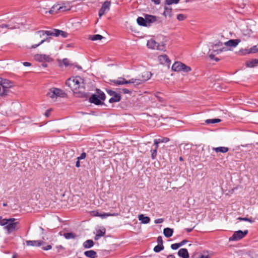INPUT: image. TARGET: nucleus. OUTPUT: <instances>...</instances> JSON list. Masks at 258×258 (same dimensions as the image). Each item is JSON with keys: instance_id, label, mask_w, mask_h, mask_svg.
Here are the masks:
<instances>
[{"instance_id": "nucleus-10", "label": "nucleus", "mask_w": 258, "mask_h": 258, "mask_svg": "<svg viewBox=\"0 0 258 258\" xmlns=\"http://www.w3.org/2000/svg\"><path fill=\"white\" fill-rule=\"evenodd\" d=\"M34 58L39 62H49L53 60L50 55L43 54H37L34 55Z\"/></svg>"}, {"instance_id": "nucleus-8", "label": "nucleus", "mask_w": 258, "mask_h": 258, "mask_svg": "<svg viewBox=\"0 0 258 258\" xmlns=\"http://www.w3.org/2000/svg\"><path fill=\"white\" fill-rule=\"evenodd\" d=\"M152 76V74L151 72L148 71H145L143 72L141 75H139L137 79H134V80L135 82L133 84L136 85H138L142 84L143 82H144L147 80H148Z\"/></svg>"}, {"instance_id": "nucleus-5", "label": "nucleus", "mask_w": 258, "mask_h": 258, "mask_svg": "<svg viewBox=\"0 0 258 258\" xmlns=\"http://www.w3.org/2000/svg\"><path fill=\"white\" fill-rule=\"evenodd\" d=\"M97 94H93L89 98L90 102L96 105H100L102 104L101 100L104 101L105 99V95L99 89H96Z\"/></svg>"}, {"instance_id": "nucleus-16", "label": "nucleus", "mask_w": 258, "mask_h": 258, "mask_svg": "<svg viewBox=\"0 0 258 258\" xmlns=\"http://www.w3.org/2000/svg\"><path fill=\"white\" fill-rule=\"evenodd\" d=\"M52 36L57 37L61 36L63 38H66L68 36V33L64 31L59 30L58 29H54L51 30Z\"/></svg>"}, {"instance_id": "nucleus-20", "label": "nucleus", "mask_w": 258, "mask_h": 258, "mask_svg": "<svg viewBox=\"0 0 258 258\" xmlns=\"http://www.w3.org/2000/svg\"><path fill=\"white\" fill-rule=\"evenodd\" d=\"M106 233V229L105 228L102 227V228L97 230L96 234L94 237L95 240H98L101 237L103 236Z\"/></svg>"}, {"instance_id": "nucleus-34", "label": "nucleus", "mask_w": 258, "mask_h": 258, "mask_svg": "<svg viewBox=\"0 0 258 258\" xmlns=\"http://www.w3.org/2000/svg\"><path fill=\"white\" fill-rule=\"evenodd\" d=\"M169 141V139L168 138H163L158 139H155L154 141V144H156L159 145V144L160 143H167Z\"/></svg>"}, {"instance_id": "nucleus-58", "label": "nucleus", "mask_w": 258, "mask_h": 258, "mask_svg": "<svg viewBox=\"0 0 258 258\" xmlns=\"http://www.w3.org/2000/svg\"><path fill=\"white\" fill-rule=\"evenodd\" d=\"M187 242V241L186 240H183L182 241H181L180 242H179V244H180V246H181L183 245H184L185 243H186Z\"/></svg>"}, {"instance_id": "nucleus-50", "label": "nucleus", "mask_w": 258, "mask_h": 258, "mask_svg": "<svg viewBox=\"0 0 258 258\" xmlns=\"http://www.w3.org/2000/svg\"><path fill=\"white\" fill-rule=\"evenodd\" d=\"M222 45H223V43L219 41L217 43L213 45V48H216V47H221L222 46Z\"/></svg>"}, {"instance_id": "nucleus-13", "label": "nucleus", "mask_w": 258, "mask_h": 258, "mask_svg": "<svg viewBox=\"0 0 258 258\" xmlns=\"http://www.w3.org/2000/svg\"><path fill=\"white\" fill-rule=\"evenodd\" d=\"M134 78L131 79V80L128 81L125 80V79L123 78H118L117 80H114L111 81L112 83H113L114 84L117 85H124V84H133L135 82H134Z\"/></svg>"}, {"instance_id": "nucleus-17", "label": "nucleus", "mask_w": 258, "mask_h": 258, "mask_svg": "<svg viewBox=\"0 0 258 258\" xmlns=\"http://www.w3.org/2000/svg\"><path fill=\"white\" fill-rule=\"evenodd\" d=\"M240 41V40L238 39H230L225 42L224 45L229 47H235Z\"/></svg>"}, {"instance_id": "nucleus-39", "label": "nucleus", "mask_w": 258, "mask_h": 258, "mask_svg": "<svg viewBox=\"0 0 258 258\" xmlns=\"http://www.w3.org/2000/svg\"><path fill=\"white\" fill-rule=\"evenodd\" d=\"M164 249V246L163 244H158L155 246L154 248V251L156 252H159Z\"/></svg>"}, {"instance_id": "nucleus-53", "label": "nucleus", "mask_w": 258, "mask_h": 258, "mask_svg": "<svg viewBox=\"0 0 258 258\" xmlns=\"http://www.w3.org/2000/svg\"><path fill=\"white\" fill-rule=\"evenodd\" d=\"M163 221H164L163 219L159 218V219H156L155 220V223L156 224H159V223H162Z\"/></svg>"}, {"instance_id": "nucleus-15", "label": "nucleus", "mask_w": 258, "mask_h": 258, "mask_svg": "<svg viewBox=\"0 0 258 258\" xmlns=\"http://www.w3.org/2000/svg\"><path fill=\"white\" fill-rule=\"evenodd\" d=\"M26 243L28 246H40L43 245L44 242L43 240H27Z\"/></svg>"}, {"instance_id": "nucleus-35", "label": "nucleus", "mask_w": 258, "mask_h": 258, "mask_svg": "<svg viewBox=\"0 0 258 258\" xmlns=\"http://www.w3.org/2000/svg\"><path fill=\"white\" fill-rule=\"evenodd\" d=\"M103 38V37L99 34H96L93 35H90L89 36V39L92 41H95L98 40H101Z\"/></svg>"}, {"instance_id": "nucleus-63", "label": "nucleus", "mask_w": 258, "mask_h": 258, "mask_svg": "<svg viewBox=\"0 0 258 258\" xmlns=\"http://www.w3.org/2000/svg\"><path fill=\"white\" fill-rule=\"evenodd\" d=\"M194 227L192 228H186L185 229V230L187 232H191L192 229H193Z\"/></svg>"}, {"instance_id": "nucleus-37", "label": "nucleus", "mask_w": 258, "mask_h": 258, "mask_svg": "<svg viewBox=\"0 0 258 258\" xmlns=\"http://www.w3.org/2000/svg\"><path fill=\"white\" fill-rule=\"evenodd\" d=\"M63 236L66 239H74L76 237V235L72 232L64 233Z\"/></svg>"}, {"instance_id": "nucleus-4", "label": "nucleus", "mask_w": 258, "mask_h": 258, "mask_svg": "<svg viewBox=\"0 0 258 258\" xmlns=\"http://www.w3.org/2000/svg\"><path fill=\"white\" fill-rule=\"evenodd\" d=\"M66 95V93L62 90L56 88L49 89L47 93V96L53 101H55L58 97H64Z\"/></svg>"}, {"instance_id": "nucleus-29", "label": "nucleus", "mask_w": 258, "mask_h": 258, "mask_svg": "<svg viewBox=\"0 0 258 258\" xmlns=\"http://www.w3.org/2000/svg\"><path fill=\"white\" fill-rule=\"evenodd\" d=\"M139 220L143 224H148L150 221V218L149 217L144 216L143 214L139 216Z\"/></svg>"}, {"instance_id": "nucleus-12", "label": "nucleus", "mask_w": 258, "mask_h": 258, "mask_svg": "<svg viewBox=\"0 0 258 258\" xmlns=\"http://www.w3.org/2000/svg\"><path fill=\"white\" fill-rule=\"evenodd\" d=\"M111 3L109 1H105L102 5L99 11V17L101 18L105 13L108 12L110 10Z\"/></svg>"}, {"instance_id": "nucleus-42", "label": "nucleus", "mask_w": 258, "mask_h": 258, "mask_svg": "<svg viewBox=\"0 0 258 258\" xmlns=\"http://www.w3.org/2000/svg\"><path fill=\"white\" fill-rule=\"evenodd\" d=\"M179 2V0H166V4L169 6L173 4H177Z\"/></svg>"}, {"instance_id": "nucleus-28", "label": "nucleus", "mask_w": 258, "mask_h": 258, "mask_svg": "<svg viewBox=\"0 0 258 258\" xmlns=\"http://www.w3.org/2000/svg\"><path fill=\"white\" fill-rule=\"evenodd\" d=\"M120 100V96L119 94L116 93L114 95L112 96V97L109 99V102L110 103H112L114 102H117Z\"/></svg>"}, {"instance_id": "nucleus-47", "label": "nucleus", "mask_w": 258, "mask_h": 258, "mask_svg": "<svg viewBox=\"0 0 258 258\" xmlns=\"http://www.w3.org/2000/svg\"><path fill=\"white\" fill-rule=\"evenodd\" d=\"M86 157V154L85 152L82 153L81 155L77 158L78 160L84 159Z\"/></svg>"}, {"instance_id": "nucleus-25", "label": "nucleus", "mask_w": 258, "mask_h": 258, "mask_svg": "<svg viewBox=\"0 0 258 258\" xmlns=\"http://www.w3.org/2000/svg\"><path fill=\"white\" fill-rule=\"evenodd\" d=\"M173 229L170 228H165L163 230V234L164 236L167 238H169L172 236Z\"/></svg>"}, {"instance_id": "nucleus-19", "label": "nucleus", "mask_w": 258, "mask_h": 258, "mask_svg": "<svg viewBox=\"0 0 258 258\" xmlns=\"http://www.w3.org/2000/svg\"><path fill=\"white\" fill-rule=\"evenodd\" d=\"M183 64V63H182L181 62H179V61L174 62L172 66V71H173L174 72L181 71L182 69H183L182 68Z\"/></svg>"}, {"instance_id": "nucleus-24", "label": "nucleus", "mask_w": 258, "mask_h": 258, "mask_svg": "<svg viewBox=\"0 0 258 258\" xmlns=\"http://www.w3.org/2000/svg\"><path fill=\"white\" fill-rule=\"evenodd\" d=\"M158 147H159V145L154 144L153 147L151 150V158L152 159H155L156 158L157 151Z\"/></svg>"}, {"instance_id": "nucleus-59", "label": "nucleus", "mask_w": 258, "mask_h": 258, "mask_svg": "<svg viewBox=\"0 0 258 258\" xmlns=\"http://www.w3.org/2000/svg\"><path fill=\"white\" fill-rule=\"evenodd\" d=\"M23 64L25 67H30L31 66V63L29 62H24Z\"/></svg>"}, {"instance_id": "nucleus-3", "label": "nucleus", "mask_w": 258, "mask_h": 258, "mask_svg": "<svg viewBox=\"0 0 258 258\" xmlns=\"http://www.w3.org/2000/svg\"><path fill=\"white\" fill-rule=\"evenodd\" d=\"M14 86V84L11 81L6 79L0 78V96H5L8 95V89Z\"/></svg>"}, {"instance_id": "nucleus-52", "label": "nucleus", "mask_w": 258, "mask_h": 258, "mask_svg": "<svg viewBox=\"0 0 258 258\" xmlns=\"http://www.w3.org/2000/svg\"><path fill=\"white\" fill-rule=\"evenodd\" d=\"M62 63L67 67L69 64V60L67 58H64L62 60Z\"/></svg>"}, {"instance_id": "nucleus-55", "label": "nucleus", "mask_w": 258, "mask_h": 258, "mask_svg": "<svg viewBox=\"0 0 258 258\" xmlns=\"http://www.w3.org/2000/svg\"><path fill=\"white\" fill-rule=\"evenodd\" d=\"M160 93H157L155 94V96L157 97V98H158V99L159 100V101L160 102H162L163 101V98L162 97H161L160 96Z\"/></svg>"}, {"instance_id": "nucleus-44", "label": "nucleus", "mask_w": 258, "mask_h": 258, "mask_svg": "<svg viewBox=\"0 0 258 258\" xmlns=\"http://www.w3.org/2000/svg\"><path fill=\"white\" fill-rule=\"evenodd\" d=\"M7 220L8 219H2V217H0V225L5 227L7 224Z\"/></svg>"}, {"instance_id": "nucleus-64", "label": "nucleus", "mask_w": 258, "mask_h": 258, "mask_svg": "<svg viewBox=\"0 0 258 258\" xmlns=\"http://www.w3.org/2000/svg\"><path fill=\"white\" fill-rule=\"evenodd\" d=\"M166 258H175V257L173 255L171 254L168 255Z\"/></svg>"}, {"instance_id": "nucleus-32", "label": "nucleus", "mask_w": 258, "mask_h": 258, "mask_svg": "<svg viewBox=\"0 0 258 258\" xmlns=\"http://www.w3.org/2000/svg\"><path fill=\"white\" fill-rule=\"evenodd\" d=\"M258 64V59H254L250 61H248L246 62V65L248 68H253L255 67Z\"/></svg>"}, {"instance_id": "nucleus-57", "label": "nucleus", "mask_w": 258, "mask_h": 258, "mask_svg": "<svg viewBox=\"0 0 258 258\" xmlns=\"http://www.w3.org/2000/svg\"><path fill=\"white\" fill-rule=\"evenodd\" d=\"M50 112H51V109H48L47 110L45 113V115L46 116V117H48L50 115Z\"/></svg>"}, {"instance_id": "nucleus-33", "label": "nucleus", "mask_w": 258, "mask_h": 258, "mask_svg": "<svg viewBox=\"0 0 258 258\" xmlns=\"http://www.w3.org/2000/svg\"><path fill=\"white\" fill-rule=\"evenodd\" d=\"M138 24L140 26H147L146 18H144L141 17H139L137 20Z\"/></svg>"}, {"instance_id": "nucleus-18", "label": "nucleus", "mask_w": 258, "mask_h": 258, "mask_svg": "<svg viewBox=\"0 0 258 258\" xmlns=\"http://www.w3.org/2000/svg\"><path fill=\"white\" fill-rule=\"evenodd\" d=\"M147 26H150V24L157 21V17L155 16L146 15H145Z\"/></svg>"}, {"instance_id": "nucleus-60", "label": "nucleus", "mask_w": 258, "mask_h": 258, "mask_svg": "<svg viewBox=\"0 0 258 258\" xmlns=\"http://www.w3.org/2000/svg\"><path fill=\"white\" fill-rule=\"evenodd\" d=\"M155 5H159L160 4V0H151Z\"/></svg>"}, {"instance_id": "nucleus-49", "label": "nucleus", "mask_w": 258, "mask_h": 258, "mask_svg": "<svg viewBox=\"0 0 258 258\" xmlns=\"http://www.w3.org/2000/svg\"><path fill=\"white\" fill-rule=\"evenodd\" d=\"M120 92L124 94H129L131 93V91L127 89H122Z\"/></svg>"}, {"instance_id": "nucleus-61", "label": "nucleus", "mask_w": 258, "mask_h": 258, "mask_svg": "<svg viewBox=\"0 0 258 258\" xmlns=\"http://www.w3.org/2000/svg\"><path fill=\"white\" fill-rule=\"evenodd\" d=\"M215 55V54L212 53L209 54V57L211 59H214Z\"/></svg>"}, {"instance_id": "nucleus-30", "label": "nucleus", "mask_w": 258, "mask_h": 258, "mask_svg": "<svg viewBox=\"0 0 258 258\" xmlns=\"http://www.w3.org/2000/svg\"><path fill=\"white\" fill-rule=\"evenodd\" d=\"M213 150H214L216 153L221 152L225 153L228 151L229 148L225 147H219L213 148Z\"/></svg>"}, {"instance_id": "nucleus-41", "label": "nucleus", "mask_w": 258, "mask_h": 258, "mask_svg": "<svg viewBox=\"0 0 258 258\" xmlns=\"http://www.w3.org/2000/svg\"><path fill=\"white\" fill-rule=\"evenodd\" d=\"M221 120L220 119H207L206 120V122L207 123H215L220 122Z\"/></svg>"}, {"instance_id": "nucleus-27", "label": "nucleus", "mask_w": 258, "mask_h": 258, "mask_svg": "<svg viewBox=\"0 0 258 258\" xmlns=\"http://www.w3.org/2000/svg\"><path fill=\"white\" fill-rule=\"evenodd\" d=\"M55 10H56L57 11H61V12H63V11H65L68 10L69 9L67 8V7L66 6H59V5H56V6H54L52 8V10H51L49 11V13H51L52 11H54Z\"/></svg>"}, {"instance_id": "nucleus-9", "label": "nucleus", "mask_w": 258, "mask_h": 258, "mask_svg": "<svg viewBox=\"0 0 258 258\" xmlns=\"http://www.w3.org/2000/svg\"><path fill=\"white\" fill-rule=\"evenodd\" d=\"M248 233V230H245L242 231L238 230L234 232L233 235L229 238V241H238L244 237Z\"/></svg>"}, {"instance_id": "nucleus-6", "label": "nucleus", "mask_w": 258, "mask_h": 258, "mask_svg": "<svg viewBox=\"0 0 258 258\" xmlns=\"http://www.w3.org/2000/svg\"><path fill=\"white\" fill-rule=\"evenodd\" d=\"M16 221V219L15 218L8 219L7 224L4 227V229L7 230L8 234H10L18 229L19 222Z\"/></svg>"}, {"instance_id": "nucleus-54", "label": "nucleus", "mask_w": 258, "mask_h": 258, "mask_svg": "<svg viewBox=\"0 0 258 258\" xmlns=\"http://www.w3.org/2000/svg\"><path fill=\"white\" fill-rule=\"evenodd\" d=\"M52 248V246L51 245H47L46 246H43L42 249L44 250H49Z\"/></svg>"}, {"instance_id": "nucleus-14", "label": "nucleus", "mask_w": 258, "mask_h": 258, "mask_svg": "<svg viewBox=\"0 0 258 258\" xmlns=\"http://www.w3.org/2000/svg\"><path fill=\"white\" fill-rule=\"evenodd\" d=\"M158 60L161 64L165 65L168 67L170 64L171 61L166 54L159 55L158 57Z\"/></svg>"}, {"instance_id": "nucleus-40", "label": "nucleus", "mask_w": 258, "mask_h": 258, "mask_svg": "<svg viewBox=\"0 0 258 258\" xmlns=\"http://www.w3.org/2000/svg\"><path fill=\"white\" fill-rule=\"evenodd\" d=\"M182 68L183 69H182L181 71H183L184 73L189 72L191 70L190 67L186 66L184 63L183 64Z\"/></svg>"}, {"instance_id": "nucleus-31", "label": "nucleus", "mask_w": 258, "mask_h": 258, "mask_svg": "<svg viewBox=\"0 0 258 258\" xmlns=\"http://www.w3.org/2000/svg\"><path fill=\"white\" fill-rule=\"evenodd\" d=\"M94 243L91 239H88L84 242L83 245L85 248H90L93 246Z\"/></svg>"}, {"instance_id": "nucleus-7", "label": "nucleus", "mask_w": 258, "mask_h": 258, "mask_svg": "<svg viewBox=\"0 0 258 258\" xmlns=\"http://www.w3.org/2000/svg\"><path fill=\"white\" fill-rule=\"evenodd\" d=\"M147 45L149 48L152 49H157L160 51H165L166 50L165 43L164 42L158 43L152 39L148 41Z\"/></svg>"}, {"instance_id": "nucleus-43", "label": "nucleus", "mask_w": 258, "mask_h": 258, "mask_svg": "<svg viewBox=\"0 0 258 258\" xmlns=\"http://www.w3.org/2000/svg\"><path fill=\"white\" fill-rule=\"evenodd\" d=\"M186 18V17L183 15V14H178L177 15V19L178 20V21H183L185 19V18Z\"/></svg>"}, {"instance_id": "nucleus-26", "label": "nucleus", "mask_w": 258, "mask_h": 258, "mask_svg": "<svg viewBox=\"0 0 258 258\" xmlns=\"http://www.w3.org/2000/svg\"><path fill=\"white\" fill-rule=\"evenodd\" d=\"M84 254L89 258H96L97 256L96 251L93 250L85 251Z\"/></svg>"}, {"instance_id": "nucleus-62", "label": "nucleus", "mask_w": 258, "mask_h": 258, "mask_svg": "<svg viewBox=\"0 0 258 258\" xmlns=\"http://www.w3.org/2000/svg\"><path fill=\"white\" fill-rule=\"evenodd\" d=\"M76 166L77 167H79L80 166V160H77V161L76 162Z\"/></svg>"}, {"instance_id": "nucleus-51", "label": "nucleus", "mask_w": 258, "mask_h": 258, "mask_svg": "<svg viewBox=\"0 0 258 258\" xmlns=\"http://www.w3.org/2000/svg\"><path fill=\"white\" fill-rule=\"evenodd\" d=\"M106 91H107V93L111 96L116 93V92H115V91H112L111 90H107Z\"/></svg>"}, {"instance_id": "nucleus-22", "label": "nucleus", "mask_w": 258, "mask_h": 258, "mask_svg": "<svg viewBox=\"0 0 258 258\" xmlns=\"http://www.w3.org/2000/svg\"><path fill=\"white\" fill-rule=\"evenodd\" d=\"M163 15L165 17H172V8L168 5H165L164 6V12L163 13Z\"/></svg>"}, {"instance_id": "nucleus-48", "label": "nucleus", "mask_w": 258, "mask_h": 258, "mask_svg": "<svg viewBox=\"0 0 258 258\" xmlns=\"http://www.w3.org/2000/svg\"><path fill=\"white\" fill-rule=\"evenodd\" d=\"M157 241L158 242V244H163V240L162 236H158L157 237Z\"/></svg>"}, {"instance_id": "nucleus-56", "label": "nucleus", "mask_w": 258, "mask_h": 258, "mask_svg": "<svg viewBox=\"0 0 258 258\" xmlns=\"http://www.w3.org/2000/svg\"><path fill=\"white\" fill-rule=\"evenodd\" d=\"M198 258H209V256L208 255L200 254Z\"/></svg>"}, {"instance_id": "nucleus-21", "label": "nucleus", "mask_w": 258, "mask_h": 258, "mask_svg": "<svg viewBox=\"0 0 258 258\" xmlns=\"http://www.w3.org/2000/svg\"><path fill=\"white\" fill-rule=\"evenodd\" d=\"M178 254L182 258H188L189 254L186 248H181L178 252Z\"/></svg>"}, {"instance_id": "nucleus-1", "label": "nucleus", "mask_w": 258, "mask_h": 258, "mask_svg": "<svg viewBox=\"0 0 258 258\" xmlns=\"http://www.w3.org/2000/svg\"><path fill=\"white\" fill-rule=\"evenodd\" d=\"M52 36V31H45L40 30L36 33V39H39L41 40L38 44L32 45L31 46V48H36L41 44L43 43L44 42H49Z\"/></svg>"}, {"instance_id": "nucleus-46", "label": "nucleus", "mask_w": 258, "mask_h": 258, "mask_svg": "<svg viewBox=\"0 0 258 258\" xmlns=\"http://www.w3.org/2000/svg\"><path fill=\"white\" fill-rule=\"evenodd\" d=\"M179 247H180V244H179V243H174L171 245V248L173 250H176V249H178Z\"/></svg>"}, {"instance_id": "nucleus-23", "label": "nucleus", "mask_w": 258, "mask_h": 258, "mask_svg": "<svg viewBox=\"0 0 258 258\" xmlns=\"http://www.w3.org/2000/svg\"><path fill=\"white\" fill-rule=\"evenodd\" d=\"M94 213V215L96 216H99L101 217L102 218H105L108 216H114L117 215V214L113 213V214H109V213H104L103 214H100L99 213V212L97 211H93L92 212Z\"/></svg>"}, {"instance_id": "nucleus-38", "label": "nucleus", "mask_w": 258, "mask_h": 258, "mask_svg": "<svg viewBox=\"0 0 258 258\" xmlns=\"http://www.w3.org/2000/svg\"><path fill=\"white\" fill-rule=\"evenodd\" d=\"M257 52H258V44L247 50L248 53H254Z\"/></svg>"}, {"instance_id": "nucleus-11", "label": "nucleus", "mask_w": 258, "mask_h": 258, "mask_svg": "<svg viewBox=\"0 0 258 258\" xmlns=\"http://www.w3.org/2000/svg\"><path fill=\"white\" fill-rule=\"evenodd\" d=\"M19 25L17 24L16 25H12V24H2L0 25V32L5 33L7 32L8 29H14L19 28Z\"/></svg>"}, {"instance_id": "nucleus-2", "label": "nucleus", "mask_w": 258, "mask_h": 258, "mask_svg": "<svg viewBox=\"0 0 258 258\" xmlns=\"http://www.w3.org/2000/svg\"><path fill=\"white\" fill-rule=\"evenodd\" d=\"M66 84L75 91L84 88V80L79 76L72 77L66 81Z\"/></svg>"}, {"instance_id": "nucleus-45", "label": "nucleus", "mask_w": 258, "mask_h": 258, "mask_svg": "<svg viewBox=\"0 0 258 258\" xmlns=\"http://www.w3.org/2000/svg\"><path fill=\"white\" fill-rule=\"evenodd\" d=\"M237 220L248 221V222H249L250 223H252L253 222V220L251 219H249V218H247L239 217V218H237Z\"/></svg>"}, {"instance_id": "nucleus-36", "label": "nucleus", "mask_w": 258, "mask_h": 258, "mask_svg": "<svg viewBox=\"0 0 258 258\" xmlns=\"http://www.w3.org/2000/svg\"><path fill=\"white\" fill-rule=\"evenodd\" d=\"M211 50H213V52L215 54H218L221 53V52H222L223 51H226L227 50V49L225 48H224V47H223V48H220V49H218L217 47L213 48V45H212V49H211Z\"/></svg>"}]
</instances>
